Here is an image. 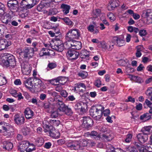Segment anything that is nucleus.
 Returning <instances> with one entry per match:
<instances>
[{"label": "nucleus", "mask_w": 152, "mask_h": 152, "mask_svg": "<svg viewBox=\"0 0 152 152\" xmlns=\"http://www.w3.org/2000/svg\"><path fill=\"white\" fill-rule=\"evenodd\" d=\"M80 36V32L78 29H71L66 34V40L68 41L70 45L69 48H71L73 49L79 50L82 47V43L80 42L76 41L73 39H78Z\"/></svg>", "instance_id": "obj_1"}, {"label": "nucleus", "mask_w": 152, "mask_h": 152, "mask_svg": "<svg viewBox=\"0 0 152 152\" xmlns=\"http://www.w3.org/2000/svg\"><path fill=\"white\" fill-rule=\"evenodd\" d=\"M0 63L7 67L14 68L16 66L15 58L12 55L5 53L0 59Z\"/></svg>", "instance_id": "obj_2"}, {"label": "nucleus", "mask_w": 152, "mask_h": 152, "mask_svg": "<svg viewBox=\"0 0 152 152\" xmlns=\"http://www.w3.org/2000/svg\"><path fill=\"white\" fill-rule=\"evenodd\" d=\"M104 109V107L101 105L92 107L89 110L90 115L95 120H99L102 116V111Z\"/></svg>", "instance_id": "obj_3"}, {"label": "nucleus", "mask_w": 152, "mask_h": 152, "mask_svg": "<svg viewBox=\"0 0 152 152\" xmlns=\"http://www.w3.org/2000/svg\"><path fill=\"white\" fill-rule=\"evenodd\" d=\"M43 126L45 132H49L50 137L54 138H57L59 137L60 136L59 132L56 130L52 126H49L46 124L44 123H43Z\"/></svg>", "instance_id": "obj_4"}, {"label": "nucleus", "mask_w": 152, "mask_h": 152, "mask_svg": "<svg viewBox=\"0 0 152 152\" xmlns=\"http://www.w3.org/2000/svg\"><path fill=\"white\" fill-rule=\"evenodd\" d=\"M34 52L33 48L27 47L24 48L23 51L20 52V54L23 55V58L25 60H28L33 56Z\"/></svg>", "instance_id": "obj_5"}, {"label": "nucleus", "mask_w": 152, "mask_h": 152, "mask_svg": "<svg viewBox=\"0 0 152 152\" xmlns=\"http://www.w3.org/2000/svg\"><path fill=\"white\" fill-rule=\"evenodd\" d=\"M67 147L71 150H77L80 149L79 141L77 140H68L66 143Z\"/></svg>", "instance_id": "obj_6"}, {"label": "nucleus", "mask_w": 152, "mask_h": 152, "mask_svg": "<svg viewBox=\"0 0 152 152\" xmlns=\"http://www.w3.org/2000/svg\"><path fill=\"white\" fill-rule=\"evenodd\" d=\"M30 143L27 141H23L22 143L18 147V150L21 152H30L35 149H28Z\"/></svg>", "instance_id": "obj_7"}, {"label": "nucleus", "mask_w": 152, "mask_h": 152, "mask_svg": "<svg viewBox=\"0 0 152 152\" xmlns=\"http://www.w3.org/2000/svg\"><path fill=\"white\" fill-rule=\"evenodd\" d=\"M7 5L8 7L12 12H17L19 8L18 2L16 0H10L8 1Z\"/></svg>", "instance_id": "obj_8"}, {"label": "nucleus", "mask_w": 152, "mask_h": 152, "mask_svg": "<svg viewBox=\"0 0 152 152\" xmlns=\"http://www.w3.org/2000/svg\"><path fill=\"white\" fill-rule=\"evenodd\" d=\"M142 16L146 19L148 24L152 23V10L148 9L144 11Z\"/></svg>", "instance_id": "obj_9"}, {"label": "nucleus", "mask_w": 152, "mask_h": 152, "mask_svg": "<svg viewBox=\"0 0 152 152\" xmlns=\"http://www.w3.org/2000/svg\"><path fill=\"white\" fill-rule=\"evenodd\" d=\"M67 53V56L68 58L72 61L76 60L78 57L79 53L75 50H69Z\"/></svg>", "instance_id": "obj_10"}, {"label": "nucleus", "mask_w": 152, "mask_h": 152, "mask_svg": "<svg viewBox=\"0 0 152 152\" xmlns=\"http://www.w3.org/2000/svg\"><path fill=\"white\" fill-rule=\"evenodd\" d=\"M75 91L77 92L83 93L86 89V86L82 83H78L75 84Z\"/></svg>", "instance_id": "obj_11"}, {"label": "nucleus", "mask_w": 152, "mask_h": 152, "mask_svg": "<svg viewBox=\"0 0 152 152\" xmlns=\"http://www.w3.org/2000/svg\"><path fill=\"white\" fill-rule=\"evenodd\" d=\"M137 137L139 141L141 143H144L148 140V134H146L144 132L143 133L139 134Z\"/></svg>", "instance_id": "obj_12"}, {"label": "nucleus", "mask_w": 152, "mask_h": 152, "mask_svg": "<svg viewBox=\"0 0 152 152\" xmlns=\"http://www.w3.org/2000/svg\"><path fill=\"white\" fill-rule=\"evenodd\" d=\"M56 102V104L57 110L60 112H63L67 106L65 105L62 101L59 99L57 100Z\"/></svg>", "instance_id": "obj_13"}, {"label": "nucleus", "mask_w": 152, "mask_h": 152, "mask_svg": "<svg viewBox=\"0 0 152 152\" xmlns=\"http://www.w3.org/2000/svg\"><path fill=\"white\" fill-rule=\"evenodd\" d=\"M11 44V42L3 39L0 41V51L3 50L10 46Z\"/></svg>", "instance_id": "obj_14"}, {"label": "nucleus", "mask_w": 152, "mask_h": 152, "mask_svg": "<svg viewBox=\"0 0 152 152\" xmlns=\"http://www.w3.org/2000/svg\"><path fill=\"white\" fill-rule=\"evenodd\" d=\"M14 120L16 124L18 125H20L24 123L25 118L23 116L16 115L14 116Z\"/></svg>", "instance_id": "obj_15"}, {"label": "nucleus", "mask_w": 152, "mask_h": 152, "mask_svg": "<svg viewBox=\"0 0 152 152\" xmlns=\"http://www.w3.org/2000/svg\"><path fill=\"white\" fill-rule=\"evenodd\" d=\"M92 119L89 117H83V124L86 127L91 126L93 124Z\"/></svg>", "instance_id": "obj_16"}, {"label": "nucleus", "mask_w": 152, "mask_h": 152, "mask_svg": "<svg viewBox=\"0 0 152 152\" xmlns=\"http://www.w3.org/2000/svg\"><path fill=\"white\" fill-rule=\"evenodd\" d=\"M21 68L22 72L24 75H27L30 73L31 70L27 63H22L21 64Z\"/></svg>", "instance_id": "obj_17"}, {"label": "nucleus", "mask_w": 152, "mask_h": 152, "mask_svg": "<svg viewBox=\"0 0 152 152\" xmlns=\"http://www.w3.org/2000/svg\"><path fill=\"white\" fill-rule=\"evenodd\" d=\"M3 145V148L8 151H11L13 148V144L11 142L7 141H4L2 142Z\"/></svg>", "instance_id": "obj_18"}, {"label": "nucleus", "mask_w": 152, "mask_h": 152, "mask_svg": "<svg viewBox=\"0 0 152 152\" xmlns=\"http://www.w3.org/2000/svg\"><path fill=\"white\" fill-rule=\"evenodd\" d=\"M119 1L116 0H111L110 4L108 5V8L109 10H113L115 7L119 6Z\"/></svg>", "instance_id": "obj_19"}, {"label": "nucleus", "mask_w": 152, "mask_h": 152, "mask_svg": "<svg viewBox=\"0 0 152 152\" xmlns=\"http://www.w3.org/2000/svg\"><path fill=\"white\" fill-rule=\"evenodd\" d=\"M84 105V103L82 102H79L75 104V109L76 110H80L81 113H84L86 112V110L84 108H83V105Z\"/></svg>", "instance_id": "obj_20"}, {"label": "nucleus", "mask_w": 152, "mask_h": 152, "mask_svg": "<svg viewBox=\"0 0 152 152\" xmlns=\"http://www.w3.org/2000/svg\"><path fill=\"white\" fill-rule=\"evenodd\" d=\"M18 15L21 18H24L26 17L28 14V11L26 9L18 8Z\"/></svg>", "instance_id": "obj_21"}, {"label": "nucleus", "mask_w": 152, "mask_h": 152, "mask_svg": "<svg viewBox=\"0 0 152 152\" xmlns=\"http://www.w3.org/2000/svg\"><path fill=\"white\" fill-rule=\"evenodd\" d=\"M25 86L26 88L30 91L33 89V83L32 78H29L24 81Z\"/></svg>", "instance_id": "obj_22"}, {"label": "nucleus", "mask_w": 152, "mask_h": 152, "mask_svg": "<svg viewBox=\"0 0 152 152\" xmlns=\"http://www.w3.org/2000/svg\"><path fill=\"white\" fill-rule=\"evenodd\" d=\"M24 113L27 119L32 118L34 116L33 112L29 108H26Z\"/></svg>", "instance_id": "obj_23"}, {"label": "nucleus", "mask_w": 152, "mask_h": 152, "mask_svg": "<svg viewBox=\"0 0 152 152\" xmlns=\"http://www.w3.org/2000/svg\"><path fill=\"white\" fill-rule=\"evenodd\" d=\"M100 26L101 27L100 28H105V27L104 26V25L102 23H100L99 24L95 22H93L92 24L90 25L87 28H97L99 27V26Z\"/></svg>", "instance_id": "obj_24"}, {"label": "nucleus", "mask_w": 152, "mask_h": 152, "mask_svg": "<svg viewBox=\"0 0 152 152\" xmlns=\"http://www.w3.org/2000/svg\"><path fill=\"white\" fill-rule=\"evenodd\" d=\"M10 126L5 123L1 122L0 123V132H6L8 129H10Z\"/></svg>", "instance_id": "obj_25"}, {"label": "nucleus", "mask_w": 152, "mask_h": 152, "mask_svg": "<svg viewBox=\"0 0 152 152\" xmlns=\"http://www.w3.org/2000/svg\"><path fill=\"white\" fill-rule=\"evenodd\" d=\"M127 13L132 16L134 18L135 20L138 19L140 18V15L138 14L134 13L133 11L131 10H128L126 11L125 14H127Z\"/></svg>", "instance_id": "obj_26"}, {"label": "nucleus", "mask_w": 152, "mask_h": 152, "mask_svg": "<svg viewBox=\"0 0 152 152\" xmlns=\"http://www.w3.org/2000/svg\"><path fill=\"white\" fill-rule=\"evenodd\" d=\"M50 50L47 48H42L39 53V56L42 57L45 56H50V53L49 52Z\"/></svg>", "instance_id": "obj_27"}, {"label": "nucleus", "mask_w": 152, "mask_h": 152, "mask_svg": "<svg viewBox=\"0 0 152 152\" xmlns=\"http://www.w3.org/2000/svg\"><path fill=\"white\" fill-rule=\"evenodd\" d=\"M27 3L28 8H31L36 4L39 0H26Z\"/></svg>", "instance_id": "obj_28"}, {"label": "nucleus", "mask_w": 152, "mask_h": 152, "mask_svg": "<svg viewBox=\"0 0 152 152\" xmlns=\"http://www.w3.org/2000/svg\"><path fill=\"white\" fill-rule=\"evenodd\" d=\"M61 7V8L63 9L62 11L64 15H66L69 12L70 7V6L64 4H62Z\"/></svg>", "instance_id": "obj_29"}, {"label": "nucleus", "mask_w": 152, "mask_h": 152, "mask_svg": "<svg viewBox=\"0 0 152 152\" xmlns=\"http://www.w3.org/2000/svg\"><path fill=\"white\" fill-rule=\"evenodd\" d=\"M150 148H145L144 146L142 145L138 149L140 152H152V150H150Z\"/></svg>", "instance_id": "obj_30"}, {"label": "nucleus", "mask_w": 152, "mask_h": 152, "mask_svg": "<svg viewBox=\"0 0 152 152\" xmlns=\"http://www.w3.org/2000/svg\"><path fill=\"white\" fill-rule=\"evenodd\" d=\"M115 44L114 41H109L106 43V50H111L113 48Z\"/></svg>", "instance_id": "obj_31"}, {"label": "nucleus", "mask_w": 152, "mask_h": 152, "mask_svg": "<svg viewBox=\"0 0 152 152\" xmlns=\"http://www.w3.org/2000/svg\"><path fill=\"white\" fill-rule=\"evenodd\" d=\"M53 1H54V0H42V2L46 6V8H47L50 7Z\"/></svg>", "instance_id": "obj_32"}, {"label": "nucleus", "mask_w": 152, "mask_h": 152, "mask_svg": "<svg viewBox=\"0 0 152 152\" xmlns=\"http://www.w3.org/2000/svg\"><path fill=\"white\" fill-rule=\"evenodd\" d=\"M151 118V116L148 113H146L140 116V118L142 120L145 121L149 120Z\"/></svg>", "instance_id": "obj_33"}, {"label": "nucleus", "mask_w": 152, "mask_h": 152, "mask_svg": "<svg viewBox=\"0 0 152 152\" xmlns=\"http://www.w3.org/2000/svg\"><path fill=\"white\" fill-rule=\"evenodd\" d=\"M60 122L59 121L56 120H50L49 121V123L50 126L52 125L55 126H57L60 124Z\"/></svg>", "instance_id": "obj_34"}, {"label": "nucleus", "mask_w": 152, "mask_h": 152, "mask_svg": "<svg viewBox=\"0 0 152 152\" xmlns=\"http://www.w3.org/2000/svg\"><path fill=\"white\" fill-rule=\"evenodd\" d=\"M63 112L65 114L69 116H72L73 113L71 108L69 107L68 106L66 107L65 110H64Z\"/></svg>", "instance_id": "obj_35"}, {"label": "nucleus", "mask_w": 152, "mask_h": 152, "mask_svg": "<svg viewBox=\"0 0 152 152\" xmlns=\"http://www.w3.org/2000/svg\"><path fill=\"white\" fill-rule=\"evenodd\" d=\"M88 143V140H83L81 142L79 141V145H80V149H82L83 147L86 146Z\"/></svg>", "instance_id": "obj_36"}, {"label": "nucleus", "mask_w": 152, "mask_h": 152, "mask_svg": "<svg viewBox=\"0 0 152 152\" xmlns=\"http://www.w3.org/2000/svg\"><path fill=\"white\" fill-rule=\"evenodd\" d=\"M10 129H8L6 131L7 135L10 137H12L14 135V131L12 127V126H10Z\"/></svg>", "instance_id": "obj_37"}, {"label": "nucleus", "mask_w": 152, "mask_h": 152, "mask_svg": "<svg viewBox=\"0 0 152 152\" xmlns=\"http://www.w3.org/2000/svg\"><path fill=\"white\" fill-rule=\"evenodd\" d=\"M117 44L118 46L121 47L125 45V42L124 40L120 38H117L116 39Z\"/></svg>", "instance_id": "obj_38"}, {"label": "nucleus", "mask_w": 152, "mask_h": 152, "mask_svg": "<svg viewBox=\"0 0 152 152\" xmlns=\"http://www.w3.org/2000/svg\"><path fill=\"white\" fill-rule=\"evenodd\" d=\"M33 78V82L34 83V86H40L42 82L41 80L37 78Z\"/></svg>", "instance_id": "obj_39"}, {"label": "nucleus", "mask_w": 152, "mask_h": 152, "mask_svg": "<svg viewBox=\"0 0 152 152\" xmlns=\"http://www.w3.org/2000/svg\"><path fill=\"white\" fill-rule=\"evenodd\" d=\"M55 49L59 52L62 51L64 49V46L63 44H61L59 45L58 44V45L54 46Z\"/></svg>", "instance_id": "obj_40"}, {"label": "nucleus", "mask_w": 152, "mask_h": 152, "mask_svg": "<svg viewBox=\"0 0 152 152\" xmlns=\"http://www.w3.org/2000/svg\"><path fill=\"white\" fill-rule=\"evenodd\" d=\"M22 130L23 134L25 136L28 134L30 132V128L27 126L24 127Z\"/></svg>", "instance_id": "obj_41"}, {"label": "nucleus", "mask_w": 152, "mask_h": 152, "mask_svg": "<svg viewBox=\"0 0 152 152\" xmlns=\"http://www.w3.org/2000/svg\"><path fill=\"white\" fill-rule=\"evenodd\" d=\"M143 132H148V133H146V134H148H148H149L150 133H152V126H147L144 127L143 129Z\"/></svg>", "instance_id": "obj_42"}, {"label": "nucleus", "mask_w": 152, "mask_h": 152, "mask_svg": "<svg viewBox=\"0 0 152 152\" xmlns=\"http://www.w3.org/2000/svg\"><path fill=\"white\" fill-rule=\"evenodd\" d=\"M44 7L46 8V6L42 2L38 5L37 7V10L39 12L42 11Z\"/></svg>", "instance_id": "obj_43"}, {"label": "nucleus", "mask_w": 152, "mask_h": 152, "mask_svg": "<svg viewBox=\"0 0 152 152\" xmlns=\"http://www.w3.org/2000/svg\"><path fill=\"white\" fill-rule=\"evenodd\" d=\"M89 134V135L91 137H96L100 138V135L98 134V133L96 132L95 131H92L90 133L88 132Z\"/></svg>", "instance_id": "obj_44"}, {"label": "nucleus", "mask_w": 152, "mask_h": 152, "mask_svg": "<svg viewBox=\"0 0 152 152\" xmlns=\"http://www.w3.org/2000/svg\"><path fill=\"white\" fill-rule=\"evenodd\" d=\"M28 5L27 1L26 0H23L20 3L21 6L20 9H28V7L27 5Z\"/></svg>", "instance_id": "obj_45"}, {"label": "nucleus", "mask_w": 152, "mask_h": 152, "mask_svg": "<svg viewBox=\"0 0 152 152\" xmlns=\"http://www.w3.org/2000/svg\"><path fill=\"white\" fill-rule=\"evenodd\" d=\"M7 82L6 78L2 75L0 78V86H1L5 84Z\"/></svg>", "instance_id": "obj_46"}, {"label": "nucleus", "mask_w": 152, "mask_h": 152, "mask_svg": "<svg viewBox=\"0 0 152 152\" xmlns=\"http://www.w3.org/2000/svg\"><path fill=\"white\" fill-rule=\"evenodd\" d=\"M107 152H115V148L110 144L107 145Z\"/></svg>", "instance_id": "obj_47"}, {"label": "nucleus", "mask_w": 152, "mask_h": 152, "mask_svg": "<svg viewBox=\"0 0 152 152\" xmlns=\"http://www.w3.org/2000/svg\"><path fill=\"white\" fill-rule=\"evenodd\" d=\"M59 18L63 20L67 25H71L72 24V22L67 17L65 18Z\"/></svg>", "instance_id": "obj_48"}, {"label": "nucleus", "mask_w": 152, "mask_h": 152, "mask_svg": "<svg viewBox=\"0 0 152 152\" xmlns=\"http://www.w3.org/2000/svg\"><path fill=\"white\" fill-rule=\"evenodd\" d=\"M88 74L87 72L84 71H82L78 74V76L83 78H86L88 76Z\"/></svg>", "instance_id": "obj_49"}, {"label": "nucleus", "mask_w": 152, "mask_h": 152, "mask_svg": "<svg viewBox=\"0 0 152 152\" xmlns=\"http://www.w3.org/2000/svg\"><path fill=\"white\" fill-rule=\"evenodd\" d=\"M132 137V134H128L126 135V138L125 139V142L129 143L131 141Z\"/></svg>", "instance_id": "obj_50"}, {"label": "nucleus", "mask_w": 152, "mask_h": 152, "mask_svg": "<svg viewBox=\"0 0 152 152\" xmlns=\"http://www.w3.org/2000/svg\"><path fill=\"white\" fill-rule=\"evenodd\" d=\"M89 52L87 50H82L81 51V53L82 54L81 56H84V58H88L89 56V54H88ZM82 58H84V57H82Z\"/></svg>", "instance_id": "obj_51"}, {"label": "nucleus", "mask_w": 152, "mask_h": 152, "mask_svg": "<svg viewBox=\"0 0 152 152\" xmlns=\"http://www.w3.org/2000/svg\"><path fill=\"white\" fill-rule=\"evenodd\" d=\"M56 66L57 65L55 62L49 63L48 65V67L50 69L56 68Z\"/></svg>", "instance_id": "obj_52"}, {"label": "nucleus", "mask_w": 152, "mask_h": 152, "mask_svg": "<svg viewBox=\"0 0 152 152\" xmlns=\"http://www.w3.org/2000/svg\"><path fill=\"white\" fill-rule=\"evenodd\" d=\"M145 94L148 97H151L152 96V88H148L146 91Z\"/></svg>", "instance_id": "obj_53"}, {"label": "nucleus", "mask_w": 152, "mask_h": 152, "mask_svg": "<svg viewBox=\"0 0 152 152\" xmlns=\"http://www.w3.org/2000/svg\"><path fill=\"white\" fill-rule=\"evenodd\" d=\"M59 114L58 111L57 110L53 112L51 114V116L52 118H56L58 116Z\"/></svg>", "instance_id": "obj_54"}, {"label": "nucleus", "mask_w": 152, "mask_h": 152, "mask_svg": "<svg viewBox=\"0 0 152 152\" xmlns=\"http://www.w3.org/2000/svg\"><path fill=\"white\" fill-rule=\"evenodd\" d=\"M102 137L105 141H109L112 139V138L110 137V136H107L105 135L104 134H102Z\"/></svg>", "instance_id": "obj_55"}, {"label": "nucleus", "mask_w": 152, "mask_h": 152, "mask_svg": "<svg viewBox=\"0 0 152 152\" xmlns=\"http://www.w3.org/2000/svg\"><path fill=\"white\" fill-rule=\"evenodd\" d=\"M47 93L48 94L51 95L53 96H56L57 94V93L52 90L48 91L47 92Z\"/></svg>", "instance_id": "obj_56"}, {"label": "nucleus", "mask_w": 152, "mask_h": 152, "mask_svg": "<svg viewBox=\"0 0 152 152\" xmlns=\"http://www.w3.org/2000/svg\"><path fill=\"white\" fill-rule=\"evenodd\" d=\"M108 18L112 21H114L115 19V17L112 13H110L107 15Z\"/></svg>", "instance_id": "obj_57"}, {"label": "nucleus", "mask_w": 152, "mask_h": 152, "mask_svg": "<svg viewBox=\"0 0 152 152\" xmlns=\"http://www.w3.org/2000/svg\"><path fill=\"white\" fill-rule=\"evenodd\" d=\"M105 116H109V115L110 114V111L109 109H106L102 111V114Z\"/></svg>", "instance_id": "obj_58"}, {"label": "nucleus", "mask_w": 152, "mask_h": 152, "mask_svg": "<svg viewBox=\"0 0 152 152\" xmlns=\"http://www.w3.org/2000/svg\"><path fill=\"white\" fill-rule=\"evenodd\" d=\"M101 81L99 79L96 80L94 83V85L97 87H99L101 85Z\"/></svg>", "instance_id": "obj_59"}, {"label": "nucleus", "mask_w": 152, "mask_h": 152, "mask_svg": "<svg viewBox=\"0 0 152 152\" xmlns=\"http://www.w3.org/2000/svg\"><path fill=\"white\" fill-rule=\"evenodd\" d=\"M65 142V140L64 139H61L57 141V143L58 145H61L64 144Z\"/></svg>", "instance_id": "obj_60"}, {"label": "nucleus", "mask_w": 152, "mask_h": 152, "mask_svg": "<svg viewBox=\"0 0 152 152\" xmlns=\"http://www.w3.org/2000/svg\"><path fill=\"white\" fill-rule=\"evenodd\" d=\"M56 85L57 86L55 88V90L57 91L61 92L63 90L62 87L59 84H57Z\"/></svg>", "instance_id": "obj_61"}, {"label": "nucleus", "mask_w": 152, "mask_h": 152, "mask_svg": "<svg viewBox=\"0 0 152 152\" xmlns=\"http://www.w3.org/2000/svg\"><path fill=\"white\" fill-rule=\"evenodd\" d=\"M135 100L134 98H133L131 96H129L128 97V99H126L125 101L126 102H130L134 103L135 102Z\"/></svg>", "instance_id": "obj_62"}, {"label": "nucleus", "mask_w": 152, "mask_h": 152, "mask_svg": "<svg viewBox=\"0 0 152 152\" xmlns=\"http://www.w3.org/2000/svg\"><path fill=\"white\" fill-rule=\"evenodd\" d=\"M61 95L64 97H66L68 95V93L65 90H62L61 92Z\"/></svg>", "instance_id": "obj_63"}, {"label": "nucleus", "mask_w": 152, "mask_h": 152, "mask_svg": "<svg viewBox=\"0 0 152 152\" xmlns=\"http://www.w3.org/2000/svg\"><path fill=\"white\" fill-rule=\"evenodd\" d=\"M10 94L14 97H16V96L18 94L17 91L15 90H12L10 91Z\"/></svg>", "instance_id": "obj_64"}]
</instances>
